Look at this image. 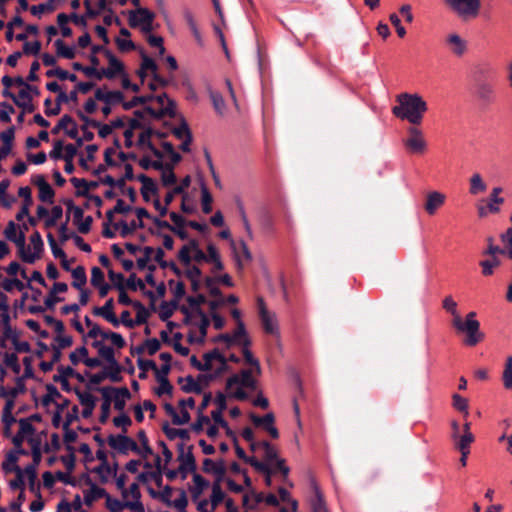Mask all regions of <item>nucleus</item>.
<instances>
[{
  "instance_id": "obj_31",
  "label": "nucleus",
  "mask_w": 512,
  "mask_h": 512,
  "mask_svg": "<svg viewBox=\"0 0 512 512\" xmlns=\"http://www.w3.org/2000/svg\"><path fill=\"white\" fill-rule=\"evenodd\" d=\"M469 182H470L469 193L471 195H478L479 193H483L487 190V185L483 181V179L479 173H474L471 176Z\"/></svg>"
},
{
  "instance_id": "obj_46",
  "label": "nucleus",
  "mask_w": 512,
  "mask_h": 512,
  "mask_svg": "<svg viewBox=\"0 0 512 512\" xmlns=\"http://www.w3.org/2000/svg\"><path fill=\"white\" fill-rule=\"evenodd\" d=\"M452 405L453 407L458 410L459 412L463 413L464 414V417H467L469 412H468V400L464 397H462L461 395L457 394V393H454L452 395Z\"/></svg>"
},
{
  "instance_id": "obj_38",
  "label": "nucleus",
  "mask_w": 512,
  "mask_h": 512,
  "mask_svg": "<svg viewBox=\"0 0 512 512\" xmlns=\"http://www.w3.org/2000/svg\"><path fill=\"white\" fill-rule=\"evenodd\" d=\"M56 53L57 56L66 58V59H74L75 58V50L73 47H68L64 43L63 40L57 39L55 41Z\"/></svg>"
},
{
  "instance_id": "obj_47",
  "label": "nucleus",
  "mask_w": 512,
  "mask_h": 512,
  "mask_svg": "<svg viewBox=\"0 0 512 512\" xmlns=\"http://www.w3.org/2000/svg\"><path fill=\"white\" fill-rule=\"evenodd\" d=\"M1 287L6 292H12L14 288H16L18 291H22L24 288H26V284L17 278H5L1 284Z\"/></svg>"
},
{
  "instance_id": "obj_50",
  "label": "nucleus",
  "mask_w": 512,
  "mask_h": 512,
  "mask_svg": "<svg viewBox=\"0 0 512 512\" xmlns=\"http://www.w3.org/2000/svg\"><path fill=\"white\" fill-rule=\"evenodd\" d=\"M25 240H26V238H25L24 231H20L19 234L16 235L14 240H11V242L16 244V246L18 248L19 256L22 261H23V257H25V255H27L28 251L30 250V248H26Z\"/></svg>"
},
{
  "instance_id": "obj_63",
  "label": "nucleus",
  "mask_w": 512,
  "mask_h": 512,
  "mask_svg": "<svg viewBox=\"0 0 512 512\" xmlns=\"http://www.w3.org/2000/svg\"><path fill=\"white\" fill-rule=\"evenodd\" d=\"M210 98L215 111L222 115L225 109V101L219 92H211Z\"/></svg>"
},
{
  "instance_id": "obj_25",
  "label": "nucleus",
  "mask_w": 512,
  "mask_h": 512,
  "mask_svg": "<svg viewBox=\"0 0 512 512\" xmlns=\"http://www.w3.org/2000/svg\"><path fill=\"white\" fill-rule=\"evenodd\" d=\"M190 184H191V177L189 175H187L181 180V183L179 185L175 186L171 191H169L165 195L164 203L166 204V206H169L173 202L175 195L185 194L184 191L186 188H188L190 186Z\"/></svg>"
},
{
  "instance_id": "obj_61",
  "label": "nucleus",
  "mask_w": 512,
  "mask_h": 512,
  "mask_svg": "<svg viewBox=\"0 0 512 512\" xmlns=\"http://www.w3.org/2000/svg\"><path fill=\"white\" fill-rule=\"evenodd\" d=\"M18 424H19L20 434H23L25 437L29 438L28 436L32 437L35 434L36 429L29 422V419L21 418L18 420Z\"/></svg>"
},
{
  "instance_id": "obj_13",
  "label": "nucleus",
  "mask_w": 512,
  "mask_h": 512,
  "mask_svg": "<svg viewBox=\"0 0 512 512\" xmlns=\"http://www.w3.org/2000/svg\"><path fill=\"white\" fill-rule=\"evenodd\" d=\"M76 115L86 124H90L93 128H98V134L101 138H106L112 133V127L109 124H101L99 121L89 118L80 109L76 110Z\"/></svg>"
},
{
  "instance_id": "obj_1",
  "label": "nucleus",
  "mask_w": 512,
  "mask_h": 512,
  "mask_svg": "<svg viewBox=\"0 0 512 512\" xmlns=\"http://www.w3.org/2000/svg\"><path fill=\"white\" fill-rule=\"evenodd\" d=\"M398 105L392 108V114L401 120H407L412 125H419L428 105L423 97L417 93H401L396 96Z\"/></svg>"
},
{
  "instance_id": "obj_18",
  "label": "nucleus",
  "mask_w": 512,
  "mask_h": 512,
  "mask_svg": "<svg viewBox=\"0 0 512 512\" xmlns=\"http://www.w3.org/2000/svg\"><path fill=\"white\" fill-rule=\"evenodd\" d=\"M137 180L142 183L141 195L145 202L150 201V197L147 195V191H151L153 195L158 194V187L152 178L145 174H140L137 176Z\"/></svg>"
},
{
  "instance_id": "obj_40",
  "label": "nucleus",
  "mask_w": 512,
  "mask_h": 512,
  "mask_svg": "<svg viewBox=\"0 0 512 512\" xmlns=\"http://www.w3.org/2000/svg\"><path fill=\"white\" fill-rule=\"evenodd\" d=\"M212 195L209 192L205 183H201V204L202 210L205 214H209L212 211Z\"/></svg>"
},
{
  "instance_id": "obj_33",
  "label": "nucleus",
  "mask_w": 512,
  "mask_h": 512,
  "mask_svg": "<svg viewBox=\"0 0 512 512\" xmlns=\"http://www.w3.org/2000/svg\"><path fill=\"white\" fill-rule=\"evenodd\" d=\"M19 455H21V453H18L15 450H11L6 454L5 460L2 462V470L5 473H12V472H14L13 469L15 467H19L17 465Z\"/></svg>"
},
{
  "instance_id": "obj_48",
  "label": "nucleus",
  "mask_w": 512,
  "mask_h": 512,
  "mask_svg": "<svg viewBox=\"0 0 512 512\" xmlns=\"http://www.w3.org/2000/svg\"><path fill=\"white\" fill-rule=\"evenodd\" d=\"M80 403L84 407H95L96 398L89 392H82L79 388L74 389Z\"/></svg>"
},
{
  "instance_id": "obj_57",
  "label": "nucleus",
  "mask_w": 512,
  "mask_h": 512,
  "mask_svg": "<svg viewBox=\"0 0 512 512\" xmlns=\"http://www.w3.org/2000/svg\"><path fill=\"white\" fill-rule=\"evenodd\" d=\"M125 288H128L132 291H135L137 289L145 290V283L142 279L137 278L135 273L130 274L128 279L126 280Z\"/></svg>"
},
{
  "instance_id": "obj_19",
  "label": "nucleus",
  "mask_w": 512,
  "mask_h": 512,
  "mask_svg": "<svg viewBox=\"0 0 512 512\" xmlns=\"http://www.w3.org/2000/svg\"><path fill=\"white\" fill-rule=\"evenodd\" d=\"M197 249H200L199 242L196 239H191L187 245H184L179 250L178 255H177L179 261L183 265L189 266L192 261L190 252L191 251L195 252V251H197Z\"/></svg>"
},
{
  "instance_id": "obj_53",
  "label": "nucleus",
  "mask_w": 512,
  "mask_h": 512,
  "mask_svg": "<svg viewBox=\"0 0 512 512\" xmlns=\"http://www.w3.org/2000/svg\"><path fill=\"white\" fill-rule=\"evenodd\" d=\"M38 189H39L38 197H39L40 201L52 204L54 196H55V191L53 190L51 185L49 183H47L46 185H44Z\"/></svg>"
},
{
  "instance_id": "obj_22",
  "label": "nucleus",
  "mask_w": 512,
  "mask_h": 512,
  "mask_svg": "<svg viewBox=\"0 0 512 512\" xmlns=\"http://www.w3.org/2000/svg\"><path fill=\"white\" fill-rule=\"evenodd\" d=\"M27 442L31 446L32 462L27 466H34L37 468L42 460V449H41V438L40 437H29Z\"/></svg>"
},
{
  "instance_id": "obj_41",
  "label": "nucleus",
  "mask_w": 512,
  "mask_h": 512,
  "mask_svg": "<svg viewBox=\"0 0 512 512\" xmlns=\"http://www.w3.org/2000/svg\"><path fill=\"white\" fill-rule=\"evenodd\" d=\"M501 262L496 256H491L490 259L480 261L479 265L482 268V274L484 276H491L494 268L500 266Z\"/></svg>"
},
{
  "instance_id": "obj_54",
  "label": "nucleus",
  "mask_w": 512,
  "mask_h": 512,
  "mask_svg": "<svg viewBox=\"0 0 512 512\" xmlns=\"http://www.w3.org/2000/svg\"><path fill=\"white\" fill-rule=\"evenodd\" d=\"M189 133H192L190 128H189V125H188L187 121L185 120V118L183 116H181V118H180V125L178 127H174L172 129V134L177 139H182L185 136L189 135Z\"/></svg>"
},
{
  "instance_id": "obj_3",
  "label": "nucleus",
  "mask_w": 512,
  "mask_h": 512,
  "mask_svg": "<svg viewBox=\"0 0 512 512\" xmlns=\"http://www.w3.org/2000/svg\"><path fill=\"white\" fill-rule=\"evenodd\" d=\"M446 6L461 20L469 21L478 17L481 0H443Z\"/></svg>"
},
{
  "instance_id": "obj_29",
  "label": "nucleus",
  "mask_w": 512,
  "mask_h": 512,
  "mask_svg": "<svg viewBox=\"0 0 512 512\" xmlns=\"http://www.w3.org/2000/svg\"><path fill=\"white\" fill-rule=\"evenodd\" d=\"M103 370L105 372L106 379H109L111 382L119 383L123 380V377L121 376L123 367L120 365L118 361L108 364V366L105 367Z\"/></svg>"
},
{
  "instance_id": "obj_60",
  "label": "nucleus",
  "mask_w": 512,
  "mask_h": 512,
  "mask_svg": "<svg viewBox=\"0 0 512 512\" xmlns=\"http://www.w3.org/2000/svg\"><path fill=\"white\" fill-rule=\"evenodd\" d=\"M106 508L110 512H122L123 509L126 508V502H121L120 500L107 495Z\"/></svg>"
},
{
  "instance_id": "obj_36",
  "label": "nucleus",
  "mask_w": 512,
  "mask_h": 512,
  "mask_svg": "<svg viewBox=\"0 0 512 512\" xmlns=\"http://www.w3.org/2000/svg\"><path fill=\"white\" fill-rule=\"evenodd\" d=\"M474 440L475 437L472 433H463L458 439L453 440L454 447L459 451H470V445Z\"/></svg>"
},
{
  "instance_id": "obj_44",
  "label": "nucleus",
  "mask_w": 512,
  "mask_h": 512,
  "mask_svg": "<svg viewBox=\"0 0 512 512\" xmlns=\"http://www.w3.org/2000/svg\"><path fill=\"white\" fill-rule=\"evenodd\" d=\"M186 384L181 387L182 391L185 393H195L201 394L203 391L202 386L199 384L200 382L195 381L191 375L185 377Z\"/></svg>"
},
{
  "instance_id": "obj_30",
  "label": "nucleus",
  "mask_w": 512,
  "mask_h": 512,
  "mask_svg": "<svg viewBox=\"0 0 512 512\" xmlns=\"http://www.w3.org/2000/svg\"><path fill=\"white\" fill-rule=\"evenodd\" d=\"M107 491L104 488L98 487L97 485H92L90 490L84 495V503L87 506H92L93 502L99 498H107Z\"/></svg>"
},
{
  "instance_id": "obj_28",
  "label": "nucleus",
  "mask_w": 512,
  "mask_h": 512,
  "mask_svg": "<svg viewBox=\"0 0 512 512\" xmlns=\"http://www.w3.org/2000/svg\"><path fill=\"white\" fill-rule=\"evenodd\" d=\"M77 155V148L73 144H67L65 146V153L61 159L65 161L64 171L68 174H72L75 170L73 159Z\"/></svg>"
},
{
  "instance_id": "obj_27",
  "label": "nucleus",
  "mask_w": 512,
  "mask_h": 512,
  "mask_svg": "<svg viewBox=\"0 0 512 512\" xmlns=\"http://www.w3.org/2000/svg\"><path fill=\"white\" fill-rule=\"evenodd\" d=\"M501 192V187H494L487 199V205L489 206V211L491 213H499V205L504 203V198L499 196Z\"/></svg>"
},
{
  "instance_id": "obj_24",
  "label": "nucleus",
  "mask_w": 512,
  "mask_h": 512,
  "mask_svg": "<svg viewBox=\"0 0 512 512\" xmlns=\"http://www.w3.org/2000/svg\"><path fill=\"white\" fill-rule=\"evenodd\" d=\"M447 44L451 47V51L457 55L462 56L467 49V44L458 34H451L447 37Z\"/></svg>"
},
{
  "instance_id": "obj_17",
  "label": "nucleus",
  "mask_w": 512,
  "mask_h": 512,
  "mask_svg": "<svg viewBox=\"0 0 512 512\" xmlns=\"http://www.w3.org/2000/svg\"><path fill=\"white\" fill-rule=\"evenodd\" d=\"M113 227L114 229H120V236L126 238L133 234L137 229L144 228V222L132 220L130 223H127L126 221L121 220L117 223H114Z\"/></svg>"
},
{
  "instance_id": "obj_39",
  "label": "nucleus",
  "mask_w": 512,
  "mask_h": 512,
  "mask_svg": "<svg viewBox=\"0 0 512 512\" xmlns=\"http://www.w3.org/2000/svg\"><path fill=\"white\" fill-rule=\"evenodd\" d=\"M151 101H154L153 94L134 96L130 101L123 102L122 107L124 110H130L138 105H144Z\"/></svg>"
},
{
  "instance_id": "obj_34",
  "label": "nucleus",
  "mask_w": 512,
  "mask_h": 512,
  "mask_svg": "<svg viewBox=\"0 0 512 512\" xmlns=\"http://www.w3.org/2000/svg\"><path fill=\"white\" fill-rule=\"evenodd\" d=\"M186 301L195 315L205 313L201 308V305L207 302V298L204 294L199 293L196 296H188Z\"/></svg>"
},
{
  "instance_id": "obj_45",
  "label": "nucleus",
  "mask_w": 512,
  "mask_h": 512,
  "mask_svg": "<svg viewBox=\"0 0 512 512\" xmlns=\"http://www.w3.org/2000/svg\"><path fill=\"white\" fill-rule=\"evenodd\" d=\"M24 471H25V475L27 476V479H28V485H29V490L34 493V494H37V486L40 484L36 483V480H37V468H34V466H26L24 468Z\"/></svg>"
},
{
  "instance_id": "obj_58",
  "label": "nucleus",
  "mask_w": 512,
  "mask_h": 512,
  "mask_svg": "<svg viewBox=\"0 0 512 512\" xmlns=\"http://www.w3.org/2000/svg\"><path fill=\"white\" fill-rule=\"evenodd\" d=\"M124 169H125L124 175L121 178L117 179V187L121 190H124L126 181H131L135 177L134 173H133V167L131 164L126 163L124 165Z\"/></svg>"
},
{
  "instance_id": "obj_9",
  "label": "nucleus",
  "mask_w": 512,
  "mask_h": 512,
  "mask_svg": "<svg viewBox=\"0 0 512 512\" xmlns=\"http://www.w3.org/2000/svg\"><path fill=\"white\" fill-rule=\"evenodd\" d=\"M236 384H240L249 389L256 388V381L252 378V372L247 369L242 370L240 376L235 374L229 377L226 381V389H230Z\"/></svg>"
},
{
  "instance_id": "obj_5",
  "label": "nucleus",
  "mask_w": 512,
  "mask_h": 512,
  "mask_svg": "<svg viewBox=\"0 0 512 512\" xmlns=\"http://www.w3.org/2000/svg\"><path fill=\"white\" fill-rule=\"evenodd\" d=\"M408 136L402 140L406 150L414 154H422L427 149V143L420 129L412 125L407 129Z\"/></svg>"
},
{
  "instance_id": "obj_16",
  "label": "nucleus",
  "mask_w": 512,
  "mask_h": 512,
  "mask_svg": "<svg viewBox=\"0 0 512 512\" xmlns=\"http://www.w3.org/2000/svg\"><path fill=\"white\" fill-rule=\"evenodd\" d=\"M96 391L101 393L103 399L99 421L100 423L105 424L110 415L111 402L113 396L108 392V389H106L105 387H99L96 389Z\"/></svg>"
},
{
  "instance_id": "obj_52",
  "label": "nucleus",
  "mask_w": 512,
  "mask_h": 512,
  "mask_svg": "<svg viewBox=\"0 0 512 512\" xmlns=\"http://www.w3.org/2000/svg\"><path fill=\"white\" fill-rule=\"evenodd\" d=\"M504 387L506 389H512V356L506 359L505 369L502 375Z\"/></svg>"
},
{
  "instance_id": "obj_12",
  "label": "nucleus",
  "mask_w": 512,
  "mask_h": 512,
  "mask_svg": "<svg viewBox=\"0 0 512 512\" xmlns=\"http://www.w3.org/2000/svg\"><path fill=\"white\" fill-rule=\"evenodd\" d=\"M155 130L151 127H147L138 137L137 146L146 147L149 149L152 154L158 158L162 159L164 157L163 153L155 147L150 138L154 136Z\"/></svg>"
},
{
  "instance_id": "obj_6",
  "label": "nucleus",
  "mask_w": 512,
  "mask_h": 512,
  "mask_svg": "<svg viewBox=\"0 0 512 512\" xmlns=\"http://www.w3.org/2000/svg\"><path fill=\"white\" fill-rule=\"evenodd\" d=\"M108 445L117 450L120 454L127 455L128 451L140 452V447L138 444L130 437L126 435V433L115 435H109L107 438Z\"/></svg>"
},
{
  "instance_id": "obj_2",
  "label": "nucleus",
  "mask_w": 512,
  "mask_h": 512,
  "mask_svg": "<svg viewBox=\"0 0 512 512\" xmlns=\"http://www.w3.org/2000/svg\"><path fill=\"white\" fill-rule=\"evenodd\" d=\"M452 326L458 333H465L466 337L463 343L473 347L484 339V334L480 331V323L476 320V313L470 312L465 320L462 317L452 319Z\"/></svg>"
},
{
  "instance_id": "obj_62",
  "label": "nucleus",
  "mask_w": 512,
  "mask_h": 512,
  "mask_svg": "<svg viewBox=\"0 0 512 512\" xmlns=\"http://www.w3.org/2000/svg\"><path fill=\"white\" fill-rule=\"evenodd\" d=\"M4 364L12 369L15 374L20 372V364L18 362V356L15 353H6L4 355Z\"/></svg>"
},
{
  "instance_id": "obj_43",
  "label": "nucleus",
  "mask_w": 512,
  "mask_h": 512,
  "mask_svg": "<svg viewBox=\"0 0 512 512\" xmlns=\"http://www.w3.org/2000/svg\"><path fill=\"white\" fill-rule=\"evenodd\" d=\"M263 328L266 333L276 334L278 333V327L274 320V315H271L269 312L260 316Z\"/></svg>"
},
{
  "instance_id": "obj_15",
  "label": "nucleus",
  "mask_w": 512,
  "mask_h": 512,
  "mask_svg": "<svg viewBox=\"0 0 512 512\" xmlns=\"http://www.w3.org/2000/svg\"><path fill=\"white\" fill-rule=\"evenodd\" d=\"M194 485L189 487L193 501H196L202 493L209 487L210 483L202 475L194 473L192 476Z\"/></svg>"
},
{
  "instance_id": "obj_64",
  "label": "nucleus",
  "mask_w": 512,
  "mask_h": 512,
  "mask_svg": "<svg viewBox=\"0 0 512 512\" xmlns=\"http://www.w3.org/2000/svg\"><path fill=\"white\" fill-rule=\"evenodd\" d=\"M179 498L172 501V506L175 507L179 512H186V507L188 505V498L185 490H179Z\"/></svg>"
},
{
  "instance_id": "obj_10",
  "label": "nucleus",
  "mask_w": 512,
  "mask_h": 512,
  "mask_svg": "<svg viewBox=\"0 0 512 512\" xmlns=\"http://www.w3.org/2000/svg\"><path fill=\"white\" fill-rule=\"evenodd\" d=\"M193 448V445L187 447L185 461L180 463L179 467L177 468L182 480L187 478L188 473H192L193 475L194 473H197V463L193 454Z\"/></svg>"
},
{
  "instance_id": "obj_56",
  "label": "nucleus",
  "mask_w": 512,
  "mask_h": 512,
  "mask_svg": "<svg viewBox=\"0 0 512 512\" xmlns=\"http://www.w3.org/2000/svg\"><path fill=\"white\" fill-rule=\"evenodd\" d=\"M160 385L159 387L155 388L154 389V393L158 396V397H161L162 395L164 394H167L169 396H172V392H173V385L170 383L169 379H159V381H157Z\"/></svg>"
},
{
  "instance_id": "obj_8",
  "label": "nucleus",
  "mask_w": 512,
  "mask_h": 512,
  "mask_svg": "<svg viewBox=\"0 0 512 512\" xmlns=\"http://www.w3.org/2000/svg\"><path fill=\"white\" fill-rule=\"evenodd\" d=\"M446 196L438 191H431L426 195V201L424 204L425 212L433 216L437 210L444 205Z\"/></svg>"
},
{
  "instance_id": "obj_26",
  "label": "nucleus",
  "mask_w": 512,
  "mask_h": 512,
  "mask_svg": "<svg viewBox=\"0 0 512 512\" xmlns=\"http://www.w3.org/2000/svg\"><path fill=\"white\" fill-rule=\"evenodd\" d=\"M162 431L166 435V437L169 440H174L177 437L181 438L182 440H189L190 439V433L187 429H176L170 427L169 423L166 421L162 425Z\"/></svg>"
},
{
  "instance_id": "obj_32",
  "label": "nucleus",
  "mask_w": 512,
  "mask_h": 512,
  "mask_svg": "<svg viewBox=\"0 0 512 512\" xmlns=\"http://www.w3.org/2000/svg\"><path fill=\"white\" fill-rule=\"evenodd\" d=\"M476 94L481 101L488 104L493 100V87L489 83H478Z\"/></svg>"
},
{
  "instance_id": "obj_7",
  "label": "nucleus",
  "mask_w": 512,
  "mask_h": 512,
  "mask_svg": "<svg viewBox=\"0 0 512 512\" xmlns=\"http://www.w3.org/2000/svg\"><path fill=\"white\" fill-rule=\"evenodd\" d=\"M215 470L216 471L213 473L215 475V480L212 483V493L210 496L212 509H215L225 499V493L222 491L221 482L224 480L226 467L220 465Z\"/></svg>"
},
{
  "instance_id": "obj_42",
  "label": "nucleus",
  "mask_w": 512,
  "mask_h": 512,
  "mask_svg": "<svg viewBox=\"0 0 512 512\" xmlns=\"http://www.w3.org/2000/svg\"><path fill=\"white\" fill-rule=\"evenodd\" d=\"M314 489L316 497L311 504L312 512H328L323 495L316 484H314Z\"/></svg>"
},
{
  "instance_id": "obj_49",
  "label": "nucleus",
  "mask_w": 512,
  "mask_h": 512,
  "mask_svg": "<svg viewBox=\"0 0 512 512\" xmlns=\"http://www.w3.org/2000/svg\"><path fill=\"white\" fill-rule=\"evenodd\" d=\"M197 316L200 317V323L198 324L200 337L198 338L197 343L203 344L207 336V329L210 325V319L206 313L198 314Z\"/></svg>"
},
{
  "instance_id": "obj_51",
  "label": "nucleus",
  "mask_w": 512,
  "mask_h": 512,
  "mask_svg": "<svg viewBox=\"0 0 512 512\" xmlns=\"http://www.w3.org/2000/svg\"><path fill=\"white\" fill-rule=\"evenodd\" d=\"M106 315L109 318V323H111L114 327L119 326V321L117 316L114 313V300L113 298H109L105 304L102 306Z\"/></svg>"
},
{
  "instance_id": "obj_55",
  "label": "nucleus",
  "mask_w": 512,
  "mask_h": 512,
  "mask_svg": "<svg viewBox=\"0 0 512 512\" xmlns=\"http://www.w3.org/2000/svg\"><path fill=\"white\" fill-rule=\"evenodd\" d=\"M442 307L453 316V319H458L461 317L457 311V303L454 301L452 296H446L443 299Z\"/></svg>"
},
{
  "instance_id": "obj_14",
  "label": "nucleus",
  "mask_w": 512,
  "mask_h": 512,
  "mask_svg": "<svg viewBox=\"0 0 512 512\" xmlns=\"http://www.w3.org/2000/svg\"><path fill=\"white\" fill-rule=\"evenodd\" d=\"M124 73V64L117 58L109 62L108 68H102L98 70L97 80H101L103 77L113 79L117 74Z\"/></svg>"
},
{
  "instance_id": "obj_59",
  "label": "nucleus",
  "mask_w": 512,
  "mask_h": 512,
  "mask_svg": "<svg viewBox=\"0 0 512 512\" xmlns=\"http://www.w3.org/2000/svg\"><path fill=\"white\" fill-rule=\"evenodd\" d=\"M55 1L56 0H48L47 3H41V4H38V5H33V6L30 7V12H31L32 15L39 17L42 13H44L46 11H53L54 10L53 3Z\"/></svg>"
},
{
  "instance_id": "obj_11",
  "label": "nucleus",
  "mask_w": 512,
  "mask_h": 512,
  "mask_svg": "<svg viewBox=\"0 0 512 512\" xmlns=\"http://www.w3.org/2000/svg\"><path fill=\"white\" fill-rule=\"evenodd\" d=\"M30 242L33 246V253H30L28 251L27 255L23 257V262L28 264H33L37 259H39L42 255L43 249H44V243L42 240V237L38 231H35L30 236Z\"/></svg>"
},
{
  "instance_id": "obj_4",
  "label": "nucleus",
  "mask_w": 512,
  "mask_h": 512,
  "mask_svg": "<svg viewBox=\"0 0 512 512\" xmlns=\"http://www.w3.org/2000/svg\"><path fill=\"white\" fill-rule=\"evenodd\" d=\"M203 359H204L203 364H208L209 371L212 369V361L213 360H217L221 364L220 367H218L215 370V373L199 374L197 376V380L199 382H203L204 386L207 387L218 376H220L224 372H226L229 369V366L227 365V358H225V356L222 355L217 348H214L213 350L205 353L203 355Z\"/></svg>"
},
{
  "instance_id": "obj_21",
  "label": "nucleus",
  "mask_w": 512,
  "mask_h": 512,
  "mask_svg": "<svg viewBox=\"0 0 512 512\" xmlns=\"http://www.w3.org/2000/svg\"><path fill=\"white\" fill-rule=\"evenodd\" d=\"M26 391L24 377H17L15 380V387L7 389L5 386L0 385V397H11L15 399L19 394Z\"/></svg>"
},
{
  "instance_id": "obj_37",
  "label": "nucleus",
  "mask_w": 512,
  "mask_h": 512,
  "mask_svg": "<svg viewBox=\"0 0 512 512\" xmlns=\"http://www.w3.org/2000/svg\"><path fill=\"white\" fill-rule=\"evenodd\" d=\"M14 473L16 474L15 478L9 481V487L12 490H25V480H24V474L25 471L21 467H15Z\"/></svg>"
},
{
  "instance_id": "obj_20",
  "label": "nucleus",
  "mask_w": 512,
  "mask_h": 512,
  "mask_svg": "<svg viewBox=\"0 0 512 512\" xmlns=\"http://www.w3.org/2000/svg\"><path fill=\"white\" fill-rule=\"evenodd\" d=\"M137 12L141 16V32L144 34L150 33L153 30L155 13L150 11L148 8H137Z\"/></svg>"
},
{
  "instance_id": "obj_23",
  "label": "nucleus",
  "mask_w": 512,
  "mask_h": 512,
  "mask_svg": "<svg viewBox=\"0 0 512 512\" xmlns=\"http://www.w3.org/2000/svg\"><path fill=\"white\" fill-rule=\"evenodd\" d=\"M233 444L235 452L240 459L250 464L255 470L265 469V467L263 466V462L257 460L255 457H249L246 455L244 449L238 443V438H235V440H233Z\"/></svg>"
},
{
  "instance_id": "obj_35",
  "label": "nucleus",
  "mask_w": 512,
  "mask_h": 512,
  "mask_svg": "<svg viewBox=\"0 0 512 512\" xmlns=\"http://www.w3.org/2000/svg\"><path fill=\"white\" fill-rule=\"evenodd\" d=\"M71 275L74 279L72 282V287L76 289H81L87 282V276L85 272V268L83 266H77L76 268L71 270Z\"/></svg>"
}]
</instances>
